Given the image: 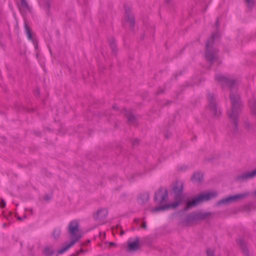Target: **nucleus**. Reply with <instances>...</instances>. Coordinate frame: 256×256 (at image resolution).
<instances>
[{"label": "nucleus", "mask_w": 256, "mask_h": 256, "mask_svg": "<svg viewBox=\"0 0 256 256\" xmlns=\"http://www.w3.org/2000/svg\"><path fill=\"white\" fill-rule=\"evenodd\" d=\"M70 242H65V251L72 246L82 236V233L77 220H72L68 226Z\"/></svg>", "instance_id": "3"}, {"label": "nucleus", "mask_w": 256, "mask_h": 256, "mask_svg": "<svg viewBox=\"0 0 256 256\" xmlns=\"http://www.w3.org/2000/svg\"><path fill=\"white\" fill-rule=\"evenodd\" d=\"M110 46L114 50L115 48H116V44L114 42H110Z\"/></svg>", "instance_id": "22"}, {"label": "nucleus", "mask_w": 256, "mask_h": 256, "mask_svg": "<svg viewBox=\"0 0 256 256\" xmlns=\"http://www.w3.org/2000/svg\"><path fill=\"white\" fill-rule=\"evenodd\" d=\"M39 5L42 9L48 12L50 6V0H38Z\"/></svg>", "instance_id": "15"}, {"label": "nucleus", "mask_w": 256, "mask_h": 256, "mask_svg": "<svg viewBox=\"0 0 256 256\" xmlns=\"http://www.w3.org/2000/svg\"><path fill=\"white\" fill-rule=\"evenodd\" d=\"M203 178V174L202 172L197 171L194 173L191 178V180L194 182H200Z\"/></svg>", "instance_id": "13"}, {"label": "nucleus", "mask_w": 256, "mask_h": 256, "mask_svg": "<svg viewBox=\"0 0 256 256\" xmlns=\"http://www.w3.org/2000/svg\"><path fill=\"white\" fill-rule=\"evenodd\" d=\"M214 252L213 250L211 249H208L207 250V255L208 256H213Z\"/></svg>", "instance_id": "19"}, {"label": "nucleus", "mask_w": 256, "mask_h": 256, "mask_svg": "<svg viewBox=\"0 0 256 256\" xmlns=\"http://www.w3.org/2000/svg\"><path fill=\"white\" fill-rule=\"evenodd\" d=\"M5 206H6V202H5L4 200H0V207L1 208H3Z\"/></svg>", "instance_id": "20"}, {"label": "nucleus", "mask_w": 256, "mask_h": 256, "mask_svg": "<svg viewBox=\"0 0 256 256\" xmlns=\"http://www.w3.org/2000/svg\"><path fill=\"white\" fill-rule=\"evenodd\" d=\"M60 234V230L58 228L55 229L53 232V236L54 238H57L59 236Z\"/></svg>", "instance_id": "18"}, {"label": "nucleus", "mask_w": 256, "mask_h": 256, "mask_svg": "<svg viewBox=\"0 0 256 256\" xmlns=\"http://www.w3.org/2000/svg\"><path fill=\"white\" fill-rule=\"evenodd\" d=\"M246 194H236L234 196H229L220 200L218 202V204H227L230 202L234 201V200H236L238 199H239L240 198H243L244 196H246Z\"/></svg>", "instance_id": "8"}, {"label": "nucleus", "mask_w": 256, "mask_h": 256, "mask_svg": "<svg viewBox=\"0 0 256 256\" xmlns=\"http://www.w3.org/2000/svg\"><path fill=\"white\" fill-rule=\"evenodd\" d=\"M130 121H132L134 119V117L133 116H130L128 117Z\"/></svg>", "instance_id": "24"}, {"label": "nucleus", "mask_w": 256, "mask_h": 256, "mask_svg": "<svg viewBox=\"0 0 256 256\" xmlns=\"http://www.w3.org/2000/svg\"><path fill=\"white\" fill-rule=\"evenodd\" d=\"M17 218L19 220H21V218L20 217H18Z\"/></svg>", "instance_id": "29"}, {"label": "nucleus", "mask_w": 256, "mask_h": 256, "mask_svg": "<svg viewBox=\"0 0 256 256\" xmlns=\"http://www.w3.org/2000/svg\"><path fill=\"white\" fill-rule=\"evenodd\" d=\"M208 108L210 110L213 115L215 116L218 115V110L216 108V102L214 100L210 101V104L208 106Z\"/></svg>", "instance_id": "14"}, {"label": "nucleus", "mask_w": 256, "mask_h": 256, "mask_svg": "<svg viewBox=\"0 0 256 256\" xmlns=\"http://www.w3.org/2000/svg\"><path fill=\"white\" fill-rule=\"evenodd\" d=\"M250 106L252 112L256 115V100L253 99L250 102Z\"/></svg>", "instance_id": "16"}, {"label": "nucleus", "mask_w": 256, "mask_h": 256, "mask_svg": "<svg viewBox=\"0 0 256 256\" xmlns=\"http://www.w3.org/2000/svg\"><path fill=\"white\" fill-rule=\"evenodd\" d=\"M256 175V168L252 172L244 173L242 176L238 177L239 180H246L248 178H252Z\"/></svg>", "instance_id": "12"}, {"label": "nucleus", "mask_w": 256, "mask_h": 256, "mask_svg": "<svg viewBox=\"0 0 256 256\" xmlns=\"http://www.w3.org/2000/svg\"><path fill=\"white\" fill-rule=\"evenodd\" d=\"M219 36V34L216 32L212 34V38L206 44V58L209 62H214L217 58V54L215 50L213 48L212 42Z\"/></svg>", "instance_id": "4"}, {"label": "nucleus", "mask_w": 256, "mask_h": 256, "mask_svg": "<svg viewBox=\"0 0 256 256\" xmlns=\"http://www.w3.org/2000/svg\"><path fill=\"white\" fill-rule=\"evenodd\" d=\"M141 227L142 228H145L146 227V225L144 222H142V224Z\"/></svg>", "instance_id": "26"}, {"label": "nucleus", "mask_w": 256, "mask_h": 256, "mask_svg": "<svg viewBox=\"0 0 256 256\" xmlns=\"http://www.w3.org/2000/svg\"><path fill=\"white\" fill-rule=\"evenodd\" d=\"M107 210L104 208H102L98 210L94 214V218L96 220H102L107 214Z\"/></svg>", "instance_id": "10"}, {"label": "nucleus", "mask_w": 256, "mask_h": 256, "mask_svg": "<svg viewBox=\"0 0 256 256\" xmlns=\"http://www.w3.org/2000/svg\"><path fill=\"white\" fill-rule=\"evenodd\" d=\"M18 6L22 14L30 12V6L26 0H19L18 2Z\"/></svg>", "instance_id": "7"}, {"label": "nucleus", "mask_w": 256, "mask_h": 256, "mask_svg": "<svg viewBox=\"0 0 256 256\" xmlns=\"http://www.w3.org/2000/svg\"><path fill=\"white\" fill-rule=\"evenodd\" d=\"M47 250H49V249H48V248H46V249H45V250H44L45 252H46V253L48 254V252H47Z\"/></svg>", "instance_id": "27"}, {"label": "nucleus", "mask_w": 256, "mask_h": 256, "mask_svg": "<svg viewBox=\"0 0 256 256\" xmlns=\"http://www.w3.org/2000/svg\"><path fill=\"white\" fill-rule=\"evenodd\" d=\"M134 222L136 223V224H138L140 222V220L139 219H135L134 220Z\"/></svg>", "instance_id": "25"}, {"label": "nucleus", "mask_w": 256, "mask_h": 256, "mask_svg": "<svg viewBox=\"0 0 256 256\" xmlns=\"http://www.w3.org/2000/svg\"><path fill=\"white\" fill-rule=\"evenodd\" d=\"M126 16L124 19L123 24L124 26L128 25L130 27L132 28L134 25V18L132 14H130L126 10Z\"/></svg>", "instance_id": "11"}, {"label": "nucleus", "mask_w": 256, "mask_h": 256, "mask_svg": "<svg viewBox=\"0 0 256 256\" xmlns=\"http://www.w3.org/2000/svg\"><path fill=\"white\" fill-rule=\"evenodd\" d=\"M139 242L138 238L134 239L130 238L128 241V250L129 251H134L138 248Z\"/></svg>", "instance_id": "9"}, {"label": "nucleus", "mask_w": 256, "mask_h": 256, "mask_svg": "<svg viewBox=\"0 0 256 256\" xmlns=\"http://www.w3.org/2000/svg\"><path fill=\"white\" fill-rule=\"evenodd\" d=\"M58 254H62L64 252V248H62L58 251Z\"/></svg>", "instance_id": "23"}, {"label": "nucleus", "mask_w": 256, "mask_h": 256, "mask_svg": "<svg viewBox=\"0 0 256 256\" xmlns=\"http://www.w3.org/2000/svg\"><path fill=\"white\" fill-rule=\"evenodd\" d=\"M249 6H252L254 3V0H245Z\"/></svg>", "instance_id": "21"}, {"label": "nucleus", "mask_w": 256, "mask_h": 256, "mask_svg": "<svg viewBox=\"0 0 256 256\" xmlns=\"http://www.w3.org/2000/svg\"><path fill=\"white\" fill-rule=\"evenodd\" d=\"M110 245H113V244H114L113 242H110Z\"/></svg>", "instance_id": "28"}, {"label": "nucleus", "mask_w": 256, "mask_h": 256, "mask_svg": "<svg viewBox=\"0 0 256 256\" xmlns=\"http://www.w3.org/2000/svg\"><path fill=\"white\" fill-rule=\"evenodd\" d=\"M24 29L27 38L29 40L32 42L34 48H36L38 46L36 39L35 38L34 35L32 32L30 28L26 22L24 26Z\"/></svg>", "instance_id": "6"}, {"label": "nucleus", "mask_w": 256, "mask_h": 256, "mask_svg": "<svg viewBox=\"0 0 256 256\" xmlns=\"http://www.w3.org/2000/svg\"><path fill=\"white\" fill-rule=\"evenodd\" d=\"M216 79L222 86H228L230 88V98L232 103V108L228 112V115L234 126H236L238 114L240 110L239 95L235 92L237 82L234 78L223 74L218 75L216 76Z\"/></svg>", "instance_id": "2"}, {"label": "nucleus", "mask_w": 256, "mask_h": 256, "mask_svg": "<svg viewBox=\"0 0 256 256\" xmlns=\"http://www.w3.org/2000/svg\"><path fill=\"white\" fill-rule=\"evenodd\" d=\"M204 218V214L202 212H193L182 218L180 222V224L184 226H189L194 224L196 220Z\"/></svg>", "instance_id": "5"}, {"label": "nucleus", "mask_w": 256, "mask_h": 256, "mask_svg": "<svg viewBox=\"0 0 256 256\" xmlns=\"http://www.w3.org/2000/svg\"><path fill=\"white\" fill-rule=\"evenodd\" d=\"M182 182L176 180L174 184L172 194L174 198V202L167 204L168 193L165 189H160L155 194L154 200L156 204L160 206H156L152 210L153 212L164 210L169 208H175L179 204L184 203L186 205V208L188 209L194 206L200 202L209 200L217 195L216 192H207L202 193L196 197L194 200H189L187 196L182 194Z\"/></svg>", "instance_id": "1"}, {"label": "nucleus", "mask_w": 256, "mask_h": 256, "mask_svg": "<svg viewBox=\"0 0 256 256\" xmlns=\"http://www.w3.org/2000/svg\"><path fill=\"white\" fill-rule=\"evenodd\" d=\"M149 196L148 194H142L140 197L139 198V202H140V200L142 201L143 202H146L148 200Z\"/></svg>", "instance_id": "17"}]
</instances>
